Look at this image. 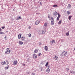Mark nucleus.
<instances>
[{
	"mask_svg": "<svg viewBox=\"0 0 75 75\" xmlns=\"http://www.w3.org/2000/svg\"><path fill=\"white\" fill-rule=\"evenodd\" d=\"M10 48H7L6 50L5 51V54H6V55H7V54H9L11 52V51L10 50H9Z\"/></svg>",
	"mask_w": 75,
	"mask_h": 75,
	"instance_id": "f257e3e1",
	"label": "nucleus"
},
{
	"mask_svg": "<svg viewBox=\"0 0 75 75\" xmlns=\"http://www.w3.org/2000/svg\"><path fill=\"white\" fill-rule=\"evenodd\" d=\"M1 64L2 65H8V61L7 60H6L4 62H2L1 63Z\"/></svg>",
	"mask_w": 75,
	"mask_h": 75,
	"instance_id": "f03ea898",
	"label": "nucleus"
},
{
	"mask_svg": "<svg viewBox=\"0 0 75 75\" xmlns=\"http://www.w3.org/2000/svg\"><path fill=\"white\" fill-rule=\"evenodd\" d=\"M47 25H48V23L47 22H46L44 24L43 27L44 30H46L47 27Z\"/></svg>",
	"mask_w": 75,
	"mask_h": 75,
	"instance_id": "7ed1b4c3",
	"label": "nucleus"
},
{
	"mask_svg": "<svg viewBox=\"0 0 75 75\" xmlns=\"http://www.w3.org/2000/svg\"><path fill=\"white\" fill-rule=\"evenodd\" d=\"M62 56H66L67 55V51H64L63 52L62 54Z\"/></svg>",
	"mask_w": 75,
	"mask_h": 75,
	"instance_id": "20e7f679",
	"label": "nucleus"
},
{
	"mask_svg": "<svg viewBox=\"0 0 75 75\" xmlns=\"http://www.w3.org/2000/svg\"><path fill=\"white\" fill-rule=\"evenodd\" d=\"M54 18L53 17H51V25H52L54 24Z\"/></svg>",
	"mask_w": 75,
	"mask_h": 75,
	"instance_id": "39448f33",
	"label": "nucleus"
},
{
	"mask_svg": "<svg viewBox=\"0 0 75 75\" xmlns=\"http://www.w3.org/2000/svg\"><path fill=\"white\" fill-rule=\"evenodd\" d=\"M33 58L34 59H37V56L35 54H34L33 55Z\"/></svg>",
	"mask_w": 75,
	"mask_h": 75,
	"instance_id": "423d86ee",
	"label": "nucleus"
},
{
	"mask_svg": "<svg viewBox=\"0 0 75 75\" xmlns=\"http://www.w3.org/2000/svg\"><path fill=\"white\" fill-rule=\"evenodd\" d=\"M57 12L55 11L54 13H53V15L54 17H55V16H57Z\"/></svg>",
	"mask_w": 75,
	"mask_h": 75,
	"instance_id": "0eeeda50",
	"label": "nucleus"
},
{
	"mask_svg": "<svg viewBox=\"0 0 75 75\" xmlns=\"http://www.w3.org/2000/svg\"><path fill=\"white\" fill-rule=\"evenodd\" d=\"M54 59L55 60H58V57L56 55H55L54 57Z\"/></svg>",
	"mask_w": 75,
	"mask_h": 75,
	"instance_id": "6e6552de",
	"label": "nucleus"
},
{
	"mask_svg": "<svg viewBox=\"0 0 75 75\" xmlns=\"http://www.w3.org/2000/svg\"><path fill=\"white\" fill-rule=\"evenodd\" d=\"M18 63V62H17V61L16 60L13 62V64L14 65H17V64Z\"/></svg>",
	"mask_w": 75,
	"mask_h": 75,
	"instance_id": "1a4fd4ad",
	"label": "nucleus"
},
{
	"mask_svg": "<svg viewBox=\"0 0 75 75\" xmlns=\"http://www.w3.org/2000/svg\"><path fill=\"white\" fill-rule=\"evenodd\" d=\"M40 23V21L39 20H37V21L35 23V24L36 25H38L39 23Z\"/></svg>",
	"mask_w": 75,
	"mask_h": 75,
	"instance_id": "9d476101",
	"label": "nucleus"
},
{
	"mask_svg": "<svg viewBox=\"0 0 75 75\" xmlns=\"http://www.w3.org/2000/svg\"><path fill=\"white\" fill-rule=\"evenodd\" d=\"M25 38L24 36H22L21 38V41H24V40H25Z\"/></svg>",
	"mask_w": 75,
	"mask_h": 75,
	"instance_id": "9b49d317",
	"label": "nucleus"
},
{
	"mask_svg": "<svg viewBox=\"0 0 75 75\" xmlns=\"http://www.w3.org/2000/svg\"><path fill=\"white\" fill-rule=\"evenodd\" d=\"M45 51H48V47H47V46H45Z\"/></svg>",
	"mask_w": 75,
	"mask_h": 75,
	"instance_id": "f8f14e48",
	"label": "nucleus"
},
{
	"mask_svg": "<svg viewBox=\"0 0 75 75\" xmlns=\"http://www.w3.org/2000/svg\"><path fill=\"white\" fill-rule=\"evenodd\" d=\"M22 34L20 33L19 35H18V39H20L21 38V36Z\"/></svg>",
	"mask_w": 75,
	"mask_h": 75,
	"instance_id": "ddd939ff",
	"label": "nucleus"
},
{
	"mask_svg": "<svg viewBox=\"0 0 75 75\" xmlns=\"http://www.w3.org/2000/svg\"><path fill=\"white\" fill-rule=\"evenodd\" d=\"M21 17L19 16V17H17L16 20H20V19H21Z\"/></svg>",
	"mask_w": 75,
	"mask_h": 75,
	"instance_id": "4468645a",
	"label": "nucleus"
},
{
	"mask_svg": "<svg viewBox=\"0 0 75 75\" xmlns=\"http://www.w3.org/2000/svg\"><path fill=\"white\" fill-rule=\"evenodd\" d=\"M67 8L69 9L71 8V4H69L68 6H67Z\"/></svg>",
	"mask_w": 75,
	"mask_h": 75,
	"instance_id": "2eb2a0df",
	"label": "nucleus"
},
{
	"mask_svg": "<svg viewBox=\"0 0 75 75\" xmlns=\"http://www.w3.org/2000/svg\"><path fill=\"white\" fill-rule=\"evenodd\" d=\"M38 52V49H35L34 51V53H37Z\"/></svg>",
	"mask_w": 75,
	"mask_h": 75,
	"instance_id": "dca6fc26",
	"label": "nucleus"
},
{
	"mask_svg": "<svg viewBox=\"0 0 75 75\" xmlns=\"http://www.w3.org/2000/svg\"><path fill=\"white\" fill-rule=\"evenodd\" d=\"M50 71V69L49 68H47V69L46 70V72H47V73H49Z\"/></svg>",
	"mask_w": 75,
	"mask_h": 75,
	"instance_id": "f3484780",
	"label": "nucleus"
},
{
	"mask_svg": "<svg viewBox=\"0 0 75 75\" xmlns=\"http://www.w3.org/2000/svg\"><path fill=\"white\" fill-rule=\"evenodd\" d=\"M19 45H22V44H23V42L21 41H19Z\"/></svg>",
	"mask_w": 75,
	"mask_h": 75,
	"instance_id": "a211bd4d",
	"label": "nucleus"
},
{
	"mask_svg": "<svg viewBox=\"0 0 75 75\" xmlns=\"http://www.w3.org/2000/svg\"><path fill=\"white\" fill-rule=\"evenodd\" d=\"M9 68H10L9 66H7L5 68V70H6L7 69H8Z\"/></svg>",
	"mask_w": 75,
	"mask_h": 75,
	"instance_id": "6ab92c4d",
	"label": "nucleus"
},
{
	"mask_svg": "<svg viewBox=\"0 0 75 75\" xmlns=\"http://www.w3.org/2000/svg\"><path fill=\"white\" fill-rule=\"evenodd\" d=\"M57 14L58 15V16L57 17H59V18H60V17H61V15L59 14V13H58Z\"/></svg>",
	"mask_w": 75,
	"mask_h": 75,
	"instance_id": "aec40b11",
	"label": "nucleus"
},
{
	"mask_svg": "<svg viewBox=\"0 0 75 75\" xmlns=\"http://www.w3.org/2000/svg\"><path fill=\"white\" fill-rule=\"evenodd\" d=\"M70 74H75V72L74 71H70Z\"/></svg>",
	"mask_w": 75,
	"mask_h": 75,
	"instance_id": "412c9836",
	"label": "nucleus"
},
{
	"mask_svg": "<svg viewBox=\"0 0 75 75\" xmlns=\"http://www.w3.org/2000/svg\"><path fill=\"white\" fill-rule=\"evenodd\" d=\"M28 36L29 37H31V35L30 33H29L28 35Z\"/></svg>",
	"mask_w": 75,
	"mask_h": 75,
	"instance_id": "4be33fe9",
	"label": "nucleus"
},
{
	"mask_svg": "<svg viewBox=\"0 0 75 75\" xmlns=\"http://www.w3.org/2000/svg\"><path fill=\"white\" fill-rule=\"evenodd\" d=\"M67 14H71V12L69 11H68L67 12Z\"/></svg>",
	"mask_w": 75,
	"mask_h": 75,
	"instance_id": "5701e85b",
	"label": "nucleus"
},
{
	"mask_svg": "<svg viewBox=\"0 0 75 75\" xmlns=\"http://www.w3.org/2000/svg\"><path fill=\"white\" fill-rule=\"evenodd\" d=\"M71 17H72V16H69V20H71Z\"/></svg>",
	"mask_w": 75,
	"mask_h": 75,
	"instance_id": "b1692460",
	"label": "nucleus"
},
{
	"mask_svg": "<svg viewBox=\"0 0 75 75\" xmlns=\"http://www.w3.org/2000/svg\"><path fill=\"white\" fill-rule=\"evenodd\" d=\"M45 31L42 30V32L43 34H45Z\"/></svg>",
	"mask_w": 75,
	"mask_h": 75,
	"instance_id": "393cba45",
	"label": "nucleus"
},
{
	"mask_svg": "<svg viewBox=\"0 0 75 75\" xmlns=\"http://www.w3.org/2000/svg\"><path fill=\"white\" fill-rule=\"evenodd\" d=\"M62 23V21H61L60 20L58 22V24H61Z\"/></svg>",
	"mask_w": 75,
	"mask_h": 75,
	"instance_id": "a878e982",
	"label": "nucleus"
},
{
	"mask_svg": "<svg viewBox=\"0 0 75 75\" xmlns=\"http://www.w3.org/2000/svg\"><path fill=\"white\" fill-rule=\"evenodd\" d=\"M55 40H52V44H53V43H54H54H55Z\"/></svg>",
	"mask_w": 75,
	"mask_h": 75,
	"instance_id": "bb28decb",
	"label": "nucleus"
},
{
	"mask_svg": "<svg viewBox=\"0 0 75 75\" xmlns=\"http://www.w3.org/2000/svg\"><path fill=\"white\" fill-rule=\"evenodd\" d=\"M69 31H68V33H66V35H67V36H68V35H69Z\"/></svg>",
	"mask_w": 75,
	"mask_h": 75,
	"instance_id": "cd10ccee",
	"label": "nucleus"
},
{
	"mask_svg": "<svg viewBox=\"0 0 75 75\" xmlns=\"http://www.w3.org/2000/svg\"><path fill=\"white\" fill-rule=\"evenodd\" d=\"M53 7H58V6H57V5H53Z\"/></svg>",
	"mask_w": 75,
	"mask_h": 75,
	"instance_id": "c85d7f7f",
	"label": "nucleus"
},
{
	"mask_svg": "<svg viewBox=\"0 0 75 75\" xmlns=\"http://www.w3.org/2000/svg\"><path fill=\"white\" fill-rule=\"evenodd\" d=\"M67 69V71H69V68H66V69Z\"/></svg>",
	"mask_w": 75,
	"mask_h": 75,
	"instance_id": "c756f323",
	"label": "nucleus"
},
{
	"mask_svg": "<svg viewBox=\"0 0 75 75\" xmlns=\"http://www.w3.org/2000/svg\"><path fill=\"white\" fill-rule=\"evenodd\" d=\"M31 75H35V74L34 73H32Z\"/></svg>",
	"mask_w": 75,
	"mask_h": 75,
	"instance_id": "7c9ffc66",
	"label": "nucleus"
},
{
	"mask_svg": "<svg viewBox=\"0 0 75 75\" xmlns=\"http://www.w3.org/2000/svg\"><path fill=\"white\" fill-rule=\"evenodd\" d=\"M59 18L58 17H57V21H59Z\"/></svg>",
	"mask_w": 75,
	"mask_h": 75,
	"instance_id": "2f4dec72",
	"label": "nucleus"
},
{
	"mask_svg": "<svg viewBox=\"0 0 75 75\" xmlns=\"http://www.w3.org/2000/svg\"><path fill=\"white\" fill-rule=\"evenodd\" d=\"M41 71H42V69H43V68L42 67H40Z\"/></svg>",
	"mask_w": 75,
	"mask_h": 75,
	"instance_id": "473e14b6",
	"label": "nucleus"
},
{
	"mask_svg": "<svg viewBox=\"0 0 75 75\" xmlns=\"http://www.w3.org/2000/svg\"><path fill=\"white\" fill-rule=\"evenodd\" d=\"M4 32H1L0 33V34H4Z\"/></svg>",
	"mask_w": 75,
	"mask_h": 75,
	"instance_id": "72a5a7b5",
	"label": "nucleus"
},
{
	"mask_svg": "<svg viewBox=\"0 0 75 75\" xmlns=\"http://www.w3.org/2000/svg\"><path fill=\"white\" fill-rule=\"evenodd\" d=\"M48 65V62H47L46 64H45V66H47V65Z\"/></svg>",
	"mask_w": 75,
	"mask_h": 75,
	"instance_id": "f704fd0d",
	"label": "nucleus"
},
{
	"mask_svg": "<svg viewBox=\"0 0 75 75\" xmlns=\"http://www.w3.org/2000/svg\"><path fill=\"white\" fill-rule=\"evenodd\" d=\"M5 28V27L4 26V27H1V28L2 29H4V28Z\"/></svg>",
	"mask_w": 75,
	"mask_h": 75,
	"instance_id": "c9c22d12",
	"label": "nucleus"
},
{
	"mask_svg": "<svg viewBox=\"0 0 75 75\" xmlns=\"http://www.w3.org/2000/svg\"><path fill=\"white\" fill-rule=\"evenodd\" d=\"M41 53H39L38 54V56H40V55H41Z\"/></svg>",
	"mask_w": 75,
	"mask_h": 75,
	"instance_id": "e433bc0d",
	"label": "nucleus"
},
{
	"mask_svg": "<svg viewBox=\"0 0 75 75\" xmlns=\"http://www.w3.org/2000/svg\"><path fill=\"white\" fill-rule=\"evenodd\" d=\"M48 18H49V19H50V16H48Z\"/></svg>",
	"mask_w": 75,
	"mask_h": 75,
	"instance_id": "4c0bfd02",
	"label": "nucleus"
},
{
	"mask_svg": "<svg viewBox=\"0 0 75 75\" xmlns=\"http://www.w3.org/2000/svg\"><path fill=\"white\" fill-rule=\"evenodd\" d=\"M41 44V42H39V45H40Z\"/></svg>",
	"mask_w": 75,
	"mask_h": 75,
	"instance_id": "58836bf2",
	"label": "nucleus"
},
{
	"mask_svg": "<svg viewBox=\"0 0 75 75\" xmlns=\"http://www.w3.org/2000/svg\"><path fill=\"white\" fill-rule=\"evenodd\" d=\"M28 28H29V29H30V28H31V27L29 26V27Z\"/></svg>",
	"mask_w": 75,
	"mask_h": 75,
	"instance_id": "ea45409f",
	"label": "nucleus"
},
{
	"mask_svg": "<svg viewBox=\"0 0 75 75\" xmlns=\"http://www.w3.org/2000/svg\"><path fill=\"white\" fill-rule=\"evenodd\" d=\"M1 30H1V28H0V31H1Z\"/></svg>",
	"mask_w": 75,
	"mask_h": 75,
	"instance_id": "a19ab883",
	"label": "nucleus"
},
{
	"mask_svg": "<svg viewBox=\"0 0 75 75\" xmlns=\"http://www.w3.org/2000/svg\"><path fill=\"white\" fill-rule=\"evenodd\" d=\"M4 38L6 39V38H7V37H6V36H5Z\"/></svg>",
	"mask_w": 75,
	"mask_h": 75,
	"instance_id": "79ce46f5",
	"label": "nucleus"
},
{
	"mask_svg": "<svg viewBox=\"0 0 75 75\" xmlns=\"http://www.w3.org/2000/svg\"><path fill=\"white\" fill-rule=\"evenodd\" d=\"M23 65L25 66V64H23Z\"/></svg>",
	"mask_w": 75,
	"mask_h": 75,
	"instance_id": "37998d69",
	"label": "nucleus"
}]
</instances>
